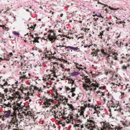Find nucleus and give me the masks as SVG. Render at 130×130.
Wrapping results in <instances>:
<instances>
[{
    "label": "nucleus",
    "mask_w": 130,
    "mask_h": 130,
    "mask_svg": "<svg viewBox=\"0 0 130 130\" xmlns=\"http://www.w3.org/2000/svg\"><path fill=\"white\" fill-rule=\"evenodd\" d=\"M82 77H83V78L85 80V82L86 84L84 83L83 84V87L84 89L86 91H94L96 90V88H98L100 84L96 82L95 83H92L90 79L87 78V76H85L83 75H81Z\"/></svg>",
    "instance_id": "obj_1"
},
{
    "label": "nucleus",
    "mask_w": 130,
    "mask_h": 130,
    "mask_svg": "<svg viewBox=\"0 0 130 130\" xmlns=\"http://www.w3.org/2000/svg\"><path fill=\"white\" fill-rule=\"evenodd\" d=\"M101 52L103 55V56L105 57V58L107 62L109 63H113V59L116 60L117 59V56L118 54L117 53L111 52L108 54L105 52V50L103 49L101 50Z\"/></svg>",
    "instance_id": "obj_2"
},
{
    "label": "nucleus",
    "mask_w": 130,
    "mask_h": 130,
    "mask_svg": "<svg viewBox=\"0 0 130 130\" xmlns=\"http://www.w3.org/2000/svg\"><path fill=\"white\" fill-rule=\"evenodd\" d=\"M85 119H87L88 123L86 125V127L90 130H93L94 128H95V121L93 117H90V116H89L88 115H86Z\"/></svg>",
    "instance_id": "obj_3"
},
{
    "label": "nucleus",
    "mask_w": 130,
    "mask_h": 130,
    "mask_svg": "<svg viewBox=\"0 0 130 130\" xmlns=\"http://www.w3.org/2000/svg\"><path fill=\"white\" fill-rule=\"evenodd\" d=\"M11 120L9 124V128H17L18 126V120L15 113H13L12 116L10 118Z\"/></svg>",
    "instance_id": "obj_4"
},
{
    "label": "nucleus",
    "mask_w": 130,
    "mask_h": 130,
    "mask_svg": "<svg viewBox=\"0 0 130 130\" xmlns=\"http://www.w3.org/2000/svg\"><path fill=\"white\" fill-rule=\"evenodd\" d=\"M41 98L39 99V100L42 101H44L43 104L44 105L45 107H48L51 106V103L53 102V100L51 99H48L46 98L45 96H43V97L41 96Z\"/></svg>",
    "instance_id": "obj_5"
},
{
    "label": "nucleus",
    "mask_w": 130,
    "mask_h": 130,
    "mask_svg": "<svg viewBox=\"0 0 130 130\" xmlns=\"http://www.w3.org/2000/svg\"><path fill=\"white\" fill-rule=\"evenodd\" d=\"M80 110L81 111L77 113V121H78V123L82 122V120L83 118H85L84 115H83L84 111L85 110V108L84 107L81 106L80 107Z\"/></svg>",
    "instance_id": "obj_6"
},
{
    "label": "nucleus",
    "mask_w": 130,
    "mask_h": 130,
    "mask_svg": "<svg viewBox=\"0 0 130 130\" xmlns=\"http://www.w3.org/2000/svg\"><path fill=\"white\" fill-rule=\"evenodd\" d=\"M56 100H60L62 102V103L64 105H66L68 102V99L65 97L63 96L62 95L59 94L56 95L55 96Z\"/></svg>",
    "instance_id": "obj_7"
},
{
    "label": "nucleus",
    "mask_w": 130,
    "mask_h": 130,
    "mask_svg": "<svg viewBox=\"0 0 130 130\" xmlns=\"http://www.w3.org/2000/svg\"><path fill=\"white\" fill-rule=\"evenodd\" d=\"M4 118L6 120L7 118H10L12 116L13 113L11 112V111L10 110H4Z\"/></svg>",
    "instance_id": "obj_8"
},
{
    "label": "nucleus",
    "mask_w": 130,
    "mask_h": 130,
    "mask_svg": "<svg viewBox=\"0 0 130 130\" xmlns=\"http://www.w3.org/2000/svg\"><path fill=\"white\" fill-rule=\"evenodd\" d=\"M63 115H62V113L60 111L58 112L57 110L56 113L54 115V116L55 118H62L64 120H65L66 118V117H64V115H65V112H64L63 113Z\"/></svg>",
    "instance_id": "obj_9"
},
{
    "label": "nucleus",
    "mask_w": 130,
    "mask_h": 130,
    "mask_svg": "<svg viewBox=\"0 0 130 130\" xmlns=\"http://www.w3.org/2000/svg\"><path fill=\"white\" fill-rule=\"evenodd\" d=\"M51 33L48 35L47 36L48 39L51 41L52 43L54 42L56 39L57 37L55 36L54 35V33Z\"/></svg>",
    "instance_id": "obj_10"
},
{
    "label": "nucleus",
    "mask_w": 130,
    "mask_h": 130,
    "mask_svg": "<svg viewBox=\"0 0 130 130\" xmlns=\"http://www.w3.org/2000/svg\"><path fill=\"white\" fill-rule=\"evenodd\" d=\"M60 46V50L61 49V48L63 47H65L67 49H69L70 50H73L76 51H77L78 49H79V48H78L77 47H74L72 46H64L63 45H62V46L61 45H60V44L59 45H56V47L57 48L58 47Z\"/></svg>",
    "instance_id": "obj_11"
},
{
    "label": "nucleus",
    "mask_w": 130,
    "mask_h": 130,
    "mask_svg": "<svg viewBox=\"0 0 130 130\" xmlns=\"http://www.w3.org/2000/svg\"><path fill=\"white\" fill-rule=\"evenodd\" d=\"M52 53L51 52H47L46 54L45 55V58L46 59H48V60H50L52 58L54 59L55 57L53 56Z\"/></svg>",
    "instance_id": "obj_12"
},
{
    "label": "nucleus",
    "mask_w": 130,
    "mask_h": 130,
    "mask_svg": "<svg viewBox=\"0 0 130 130\" xmlns=\"http://www.w3.org/2000/svg\"><path fill=\"white\" fill-rule=\"evenodd\" d=\"M108 102L109 103V104H110L111 105L109 106V109L108 110L110 112V116H112V112L111 111V108H114L115 106H114L115 104L114 103L113 101L112 100H111L109 101Z\"/></svg>",
    "instance_id": "obj_13"
},
{
    "label": "nucleus",
    "mask_w": 130,
    "mask_h": 130,
    "mask_svg": "<svg viewBox=\"0 0 130 130\" xmlns=\"http://www.w3.org/2000/svg\"><path fill=\"white\" fill-rule=\"evenodd\" d=\"M32 87H33L34 90L37 91L38 93L40 94V97H41L40 94L43 92L42 89H41V87H38L36 86L31 85Z\"/></svg>",
    "instance_id": "obj_14"
},
{
    "label": "nucleus",
    "mask_w": 130,
    "mask_h": 130,
    "mask_svg": "<svg viewBox=\"0 0 130 130\" xmlns=\"http://www.w3.org/2000/svg\"><path fill=\"white\" fill-rule=\"evenodd\" d=\"M57 105H55L54 106H52V108L51 109L50 111V112L52 113L51 114L54 116V115L56 113L57 110Z\"/></svg>",
    "instance_id": "obj_15"
},
{
    "label": "nucleus",
    "mask_w": 130,
    "mask_h": 130,
    "mask_svg": "<svg viewBox=\"0 0 130 130\" xmlns=\"http://www.w3.org/2000/svg\"><path fill=\"white\" fill-rule=\"evenodd\" d=\"M1 102H0V103ZM0 106H1L2 107V108H4L6 109H9V108H11V103H8L7 104H4L3 105H1L0 104Z\"/></svg>",
    "instance_id": "obj_16"
},
{
    "label": "nucleus",
    "mask_w": 130,
    "mask_h": 130,
    "mask_svg": "<svg viewBox=\"0 0 130 130\" xmlns=\"http://www.w3.org/2000/svg\"><path fill=\"white\" fill-rule=\"evenodd\" d=\"M92 50V52L91 54V55H92V56H96L98 55V52L100 51L97 49H93Z\"/></svg>",
    "instance_id": "obj_17"
},
{
    "label": "nucleus",
    "mask_w": 130,
    "mask_h": 130,
    "mask_svg": "<svg viewBox=\"0 0 130 130\" xmlns=\"http://www.w3.org/2000/svg\"><path fill=\"white\" fill-rule=\"evenodd\" d=\"M21 104L18 103H17V104L14 106L13 109L14 110H19L20 109L21 107Z\"/></svg>",
    "instance_id": "obj_18"
},
{
    "label": "nucleus",
    "mask_w": 130,
    "mask_h": 130,
    "mask_svg": "<svg viewBox=\"0 0 130 130\" xmlns=\"http://www.w3.org/2000/svg\"><path fill=\"white\" fill-rule=\"evenodd\" d=\"M111 79L112 80H117L118 82V80H120L118 75L116 74H113L112 76Z\"/></svg>",
    "instance_id": "obj_19"
},
{
    "label": "nucleus",
    "mask_w": 130,
    "mask_h": 130,
    "mask_svg": "<svg viewBox=\"0 0 130 130\" xmlns=\"http://www.w3.org/2000/svg\"><path fill=\"white\" fill-rule=\"evenodd\" d=\"M69 116H71V119L74 120H77V114H75L74 115L73 114H69Z\"/></svg>",
    "instance_id": "obj_20"
},
{
    "label": "nucleus",
    "mask_w": 130,
    "mask_h": 130,
    "mask_svg": "<svg viewBox=\"0 0 130 130\" xmlns=\"http://www.w3.org/2000/svg\"><path fill=\"white\" fill-rule=\"evenodd\" d=\"M21 76L20 77V79L22 80V81H23L25 80V79H29V77H28L27 75H21Z\"/></svg>",
    "instance_id": "obj_21"
},
{
    "label": "nucleus",
    "mask_w": 130,
    "mask_h": 130,
    "mask_svg": "<svg viewBox=\"0 0 130 130\" xmlns=\"http://www.w3.org/2000/svg\"><path fill=\"white\" fill-rule=\"evenodd\" d=\"M85 103L84 105L85 107H93V106H92L93 105H92L91 103L88 102V101H86L85 102Z\"/></svg>",
    "instance_id": "obj_22"
},
{
    "label": "nucleus",
    "mask_w": 130,
    "mask_h": 130,
    "mask_svg": "<svg viewBox=\"0 0 130 130\" xmlns=\"http://www.w3.org/2000/svg\"><path fill=\"white\" fill-rule=\"evenodd\" d=\"M116 109H115L114 110V111H115L117 110V111H118L121 114H122V115H123V110L121 109V108L120 107V106H117L116 107Z\"/></svg>",
    "instance_id": "obj_23"
},
{
    "label": "nucleus",
    "mask_w": 130,
    "mask_h": 130,
    "mask_svg": "<svg viewBox=\"0 0 130 130\" xmlns=\"http://www.w3.org/2000/svg\"><path fill=\"white\" fill-rule=\"evenodd\" d=\"M110 125L108 123H104L103 127V129L104 130H108L109 127Z\"/></svg>",
    "instance_id": "obj_24"
},
{
    "label": "nucleus",
    "mask_w": 130,
    "mask_h": 130,
    "mask_svg": "<svg viewBox=\"0 0 130 130\" xmlns=\"http://www.w3.org/2000/svg\"><path fill=\"white\" fill-rule=\"evenodd\" d=\"M104 31H102L101 32H100V34L98 35V37L100 38H101L102 39H103L104 38V37L105 36V35H104Z\"/></svg>",
    "instance_id": "obj_25"
},
{
    "label": "nucleus",
    "mask_w": 130,
    "mask_h": 130,
    "mask_svg": "<svg viewBox=\"0 0 130 130\" xmlns=\"http://www.w3.org/2000/svg\"><path fill=\"white\" fill-rule=\"evenodd\" d=\"M111 84L112 85L111 86V88H116L117 86H118L119 87V85H121V86H122V85H121V83H119V84H115L113 83H111Z\"/></svg>",
    "instance_id": "obj_26"
},
{
    "label": "nucleus",
    "mask_w": 130,
    "mask_h": 130,
    "mask_svg": "<svg viewBox=\"0 0 130 130\" xmlns=\"http://www.w3.org/2000/svg\"><path fill=\"white\" fill-rule=\"evenodd\" d=\"M122 124L124 126H128L130 125V121L127 122L126 121H125L124 122H122Z\"/></svg>",
    "instance_id": "obj_27"
},
{
    "label": "nucleus",
    "mask_w": 130,
    "mask_h": 130,
    "mask_svg": "<svg viewBox=\"0 0 130 130\" xmlns=\"http://www.w3.org/2000/svg\"><path fill=\"white\" fill-rule=\"evenodd\" d=\"M11 129V128H9V126L8 127L7 126H3L1 127H0V130H7L8 129Z\"/></svg>",
    "instance_id": "obj_28"
},
{
    "label": "nucleus",
    "mask_w": 130,
    "mask_h": 130,
    "mask_svg": "<svg viewBox=\"0 0 130 130\" xmlns=\"http://www.w3.org/2000/svg\"><path fill=\"white\" fill-rule=\"evenodd\" d=\"M90 30L89 28H86L83 27L82 28L81 30L83 32L86 34V33L88 32V31Z\"/></svg>",
    "instance_id": "obj_29"
},
{
    "label": "nucleus",
    "mask_w": 130,
    "mask_h": 130,
    "mask_svg": "<svg viewBox=\"0 0 130 130\" xmlns=\"http://www.w3.org/2000/svg\"><path fill=\"white\" fill-rule=\"evenodd\" d=\"M20 63H21V64L20 66L21 67V69L22 71H25V70H26L27 69H26L25 67H24V63L21 62Z\"/></svg>",
    "instance_id": "obj_30"
},
{
    "label": "nucleus",
    "mask_w": 130,
    "mask_h": 130,
    "mask_svg": "<svg viewBox=\"0 0 130 130\" xmlns=\"http://www.w3.org/2000/svg\"><path fill=\"white\" fill-rule=\"evenodd\" d=\"M3 81L4 82H5V83H4L3 85H0L1 86L2 88H3V89L4 88L3 87L4 86H6L7 85L9 86V85H10L9 84H8V83L7 82V81H5V79H4L3 80Z\"/></svg>",
    "instance_id": "obj_31"
},
{
    "label": "nucleus",
    "mask_w": 130,
    "mask_h": 130,
    "mask_svg": "<svg viewBox=\"0 0 130 130\" xmlns=\"http://www.w3.org/2000/svg\"><path fill=\"white\" fill-rule=\"evenodd\" d=\"M52 73L48 75L50 77H56L57 76L56 75V72H52Z\"/></svg>",
    "instance_id": "obj_32"
},
{
    "label": "nucleus",
    "mask_w": 130,
    "mask_h": 130,
    "mask_svg": "<svg viewBox=\"0 0 130 130\" xmlns=\"http://www.w3.org/2000/svg\"><path fill=\"white\" fill-rule=\"evenodd\" d=\"M18 97V96L17 95H16L15 94V95L14 96H9L8 99H7L8 100H10L11 101V99L12 100H13L14 99V98H17Z\"/></svg>",
    "instance_id": "obj_33"
},
{
    "label": "nucleus",
    "mask_w": 130,
    "mask_h": 130,
    "mask_svg": "<svg viewBox=\"0 0 130 130\" xmlns=\"http://www.w3.org/2000/svg\"><path fill=\"white\" fill-rule=\"evenodd\" d=\"M72 35L73 33H72L68 32L67 35V37L68 38H73V36H72Z\"/></svg>",
    "instance_id": "obj_34"
},
{
    "label": "nucleus",
    "mask_w": 130,
    "mask_h": 130,
    "mask_svg": "<svg viewBox=\"0 0 130 130\" xmlns=\"http://www.w3.org/2000/svg\"><path fill=\"white\" fill-rule=\"evenodd\" d=\"M68 105V106L70 110H71L72 111L74 110V107L73 105L71 104H67Z\"/></svg>",
    "instance_id": "obj_35"
},
{
    "label": "nucleus",
    "mask_w": 130,
    "mask_h": 130,
    "mask_svg": "<svg viewBox=\"0 0 130 130\" xmlns=\"http://www.w3.org/2000/svg\"><path fill=\"white\" fill-rule=\"evenodd\" d=\"M80 74V73L79 72L75 71L72 73L71 74V75L72 76H75L77 75Z\"/></svg>",
    "instance_id": "obj_36"
},
{
    "label": "nucleus",
    "mask_w": 130,
    "mask_h": 130,
    "mask_svg": "<svg viewBox=\"0 0 130 130\" xmlns=\"http://www.w3.org/2000/svg\"><path fill=\"white\" fill-rule=\"evenodd\" d=\"M49 77H49L48 75L44 76L43 77V80L45 81H47V80Z\"/></svg>",
    "instance_id": "obj_37"
},
{
    "label": "nucleus",
    "mask_w": 130,
    "mask_h": 130,
    "mask_svg": "<svg viewBox=\"0 0 130 130\" xmlns=\"http://www.w3.org/2000/svg\"><path fill=\"white\" fill-rule=\"evenodd\" d=\"M130 66V65L128 64H127L125 65L124 64L123 66H122V69L123 70H126L127 68V67H128Z\"/></svg>",
    "instance_id": "obj_38"
},
{
    "label": "nucleus",
    "mask_w": 130,
    "mask_h": 130,
    "mask_svg": "<svg viewBox=\"0 0 130 130\" xmlns=\"http://www.w3.org/2000/svg\"><path fill=\"white\" fill-rule=\"evenodd\" d=\"M92 106H93V107H91V108H92V109H94V110L95 111H94L93 113L94 114L95 113H99L100 112L99 111H98L97 110H96L97 108H96L94 107V106L93 105H92Z\"/></svg>",
    "instance_id": "obj_39"
},
{
    "label": "nucleus",
    "mask_w": 130,
    "mask_h": 130,
    "mask_svg": "<svg viewBox=\"0 0 130 130\" xmlns=\"http://www.w3.org/2000/svg\"><path fill=\"white\" fill-rule=\"evenodd\" d=\"M108 130H116V128L114 127L113 126L110 125L108 128Z\"/></svg>",
    "instance_id": "obj_40"
},
{
    "label": "nucleus",
    "mask_w": 130,
    "mask_h": 130,
    "mask_svg": "<svg viewBox=\"0 0 130 130\" xmlns=\"http://www.w3.org/2000/svg\"><path fill=\"white\" fill-rule=\"evenodd\" d=\"M56 67H54L53 66L52 68V69L50 71L51 72H55L56 73L58 71V70L55 68Z\"/></svg>",
    "instance_id": "obj_41"
},
{
    "label": "nucleus",
    "mask_w": 130,
    "mask_h": 130,
    "mask_svg": "<svg viewBox=\"0 0 130 130\" xmlns=\"http://www.w3.org/2000/svg\"><path fill=\"white\" fill-rule=\"evenodd\" d=\"M9 90H8V89L6 88L4 89V91L5 93H7V92L9 91H10V92H13V91H14L13 90H12L11 89L10 90V89H9Z\"/></svg>",
    "instance_id": "obj_42"
},
{
    "label": "nucleus",
    "mask_w": 130,
    "mask_h": 130,
    "mask_svg": "<svg viewBox=\"0 0 130 130\" xmlns=\"http://www.w3.org/2000/svg\"><path fill=\"white\" fill-rule=\"evenodd\" d=\"M69 83L70 84H71L72 86L73 84H74V81L72 79H69Z\"/></svg>",
    "instance_id": "obj_43"
},
{
    "label": "nucleus",
    "mask_w": 130,
    "mask_h": 130,
    "mask_svg": "<svg viewBox=\"0 0 130 130\" xmlns=\"http://www.w3.org/2000/svg\"><path fill=\"white\" fill-rule=\"evenodd\" d=\"M34 39V40L33 41V42H37V43H39V41L38 40V39H39V37H35Z\"/></svg>",
    "instance_id": "obj_44"
},
{
    "label": "nucleus",
    "mask_w": 130,
    "mask_h": 130,
    "mask_svg": "<svg viewBox=\"0 0 130 130\" xmlns=\"http://www.w3.org/2000/svg\"><path fill=\"white\" fill-rule=\"evenodd\" d=\"M93 15L94 16H97L99 17H101L102 18H103V17H103L101 15V14L100 13H96V14H95V15Z\"/></svg>",
    "instance_id": "obj_45"
},
{
    "label": "nucleus",
    "mask_w": 130,
    "mask_h": 130,
    "mask_svg": "<svg viewBox=\"0 0 130 130\" xmlns=\"http://www.w3.org/2000/svg\"><path fill=\"white\" fill-rule=\"evenodd\" d=\"M52 90L56 94V95H58V93L57 92V90L56 88H53Z\"/></svg>",
    "instance_id": "obj_46"
},
{
    "label": "nucleus",
    "mask_w": 130,
    "mask_h": 130,
    "mask_svg": "<svg viewBox=\"0 0 130 130\" xmlns=\"http://www.w3.org/2000/svg\"><path fill=\"white\" fill-rule=\"evenodd\" d=\"M27 73H26V72L25 71L22 72H20V74L21 75H23H23H27Z\"/></svg>",
    "instance_id": "obj_47"
},
{
    "label": "nucleus",
    "mask_w": 130,
    "mask_h": 130,
    "mask_svg": "<svg viewBox=\"0 0 130 130\" xmlns=\"http://www.w3.org/2000/svg\"><path fill=\"white\" fill-rule=\"evenodd\" d=\"M53 64H54L53 66L55 67H57L58 66V64L57 62H53Z\"/></svg>",
    "instance_id": "obj_48"
},
{
    "label": "nucleus",
    "mask_w": 130,
    "mask_h": 130,
    "mask_svg": "<svg viewBox=\"0 0 130 130\" xmlns=\"http://www.w3.org/2000/svg\"><path fill=\"white\" fill-rule=\"evenodd\" d=\"M20 89H21L22 92L23 93V91L24 90H27V89L26 88H24L22 86L20 87Z\"/></svg>",
    "instance_id": "obj_49"
},
{
    "label": "nucleus",
    "mask_w": 130,
    "mask_h": 130,
    "mask_svg": "<svg viewBox=\"0 0 130 130\" xmlns=\"http://www.w3.org/2000/svg\"><path fill=\"white\" fill-rule=\"evenodd\" d=\"M65 88L66 91H69V92H70L71 89L70 88L68 87H67L66 86H65Z\"/></svg>",
    "instance_id": "obj_50"
},
{
    "label": "nucleus",
    "mask_w": 130,
    "mask_h": 130,
    "mask_svg": "<svg viewBox=\"0 0 130 130\" xmlns=\"http://www.w3.org/2000/svg\"><path fill=\"white\" fill-rule=\"evenodd\" d=\"M55 79H54L53 77H49L47 80V81L48 82H50L51 80H54Z\"/></svg>",
    "instance_id": "obj_51"
},
{
    "label": "nucleus",
    "mask_w": 130,
    "mask_h": 130,
    "mask_svg": "<svg viewBox=\"0 0 130 130\" xmlns=\"http://www.w3.org/2000/svg\"><path fill=\"white\" fill-rule=\"evenodd\" d=\"M0 118H2V120L3 121H4L5 120H6L4 118V114L3 115H0Z\"/></svg>",
    "instance_id": "obj_52"
},
{
    "label": "nucleus",
    "mask_w": 130,
    "mask_h": 130,
    "mask_svg": "<svg viewBox=\"0 0 130 130\" xmlns=\"http://www.w3.org/2000/svg\"><path fill=\"white\" fill-rule=\"evenodd\" d=\"M75 89V87L72 88L71 89L70 92H74Z\"/></svg>",
    "instance_id": "obj_53"
},
{
    "label": "nucleus",
    "mask_w": 130,
    "mask_h": 130,
    "mask_svg": "<svg viewBox=\"0 0 130 130\" xmlns=\"http://www.w3.org/2000/svg\"><path fill=\"white\" fill-rule=\"evenodd\" d=\"M24 63V67H25V68L27 69V68H30V66L29 65H27V64H26V63Z\"/></svg>",
    "instance_id": "obj_54"
},
{
    "label": "nucleus",
    "mask_w": 130,
    "mask_h": 130,
    "mask_svg": "<svg viewBox=\"0 0 130 130\" xmlns=\"http://www.w3.org/2000/svg\"><path fill=\"white\" fill-rule=\"evenodd\" d=\"M109 8L111 10H118L119 9V8H116V9H114V8H111V7H109ZM120 10H121V9H120Z\"/></svg>",
    "instance_id": "obj_55"
},
{
    "label": "nucleus",
    "mask_w": 130,
    "mask_h": 130,
    "mask_svg": "<svg viewBox=\"0 0 130 130\" xmlns=\"http://www.w3.org/2000/svg\"><path fill=\"white\" fill-rule=\"evenodd\" d=\"M86 45L88 47V48H90L91 46H92L93 45L92 44H90V43H89V44L87 43V44H86Z\"/></svg>",
    "instance_id": "obj_56"
},
{
    "label": "nucleus",
    "mask_w": 130,
    "mask_h": 130,
    "mask_svg": "<svg viewBox=\"0 0 130 130\" xmlns=\"http://www.w3.org/2000/svg\"><path fill=\"white\" fill-rule=\"evenodd\" d=\"M111 72V71H107L105 73V74L106 75H107L108 74L110 73Z\"/></svg>",
    "instance_id": "obj_57"
},
{
    "label": "nucleus",
    "mask_w": 130,
    "mask_h": 130,
    "mask_svg": "<svg viewBox=\"0 0 130 130\" xmlns=\"http://www.w3.org/2000/svg\"><path fill=\"white\" fill-rule=\"evenodd\" d=\"M4 59L6 60H9V59H10V58L9 57V55H7L6 58L5 57Z\"/></svg>",
    "instance_id": "obj_58"
},
{
    "label": "nucleus",
    "mask_w": 130,
    "mask_h": 130,
    "mask_svg": "<svg viewBox=\"0 0 130 130\" xmlns=\"http://www.w3.org/2000/svg\"><path fill=\"white\" fill-rule=\"evenodd\" d=\"M13 33L14 34L16 35H17V36H18L19 35V34L18 33L15 31H13Z\"/></svg>",
    "instance_id": "obj_59"
},
{
    "label": "nucleus",
    "mask_w": 130,
    "mask_h": 130,
    "mask_svg": "<svg viewBox=\"0 0 130 130\" xmlns=\"http://www.w3.org/2000/svg\"><path fill=\"white\" fill-rule=\"evenodd\" d=\"M80 124H75L74 125V126L75 127H79L80 126Z\"/></svg>",
    "instance_id": "obj_60"
},
{
    "label": "nucleus",
    "mask_w": 130,
    "mask_h": 130,
    "mask_svg": "<svg viewBox=\"0 0 130 130\" xmlns=\"http://www.w3.org/2000/svg\"><path fill=\"white\" fill-rule=\"evenodd\" d=\"M28 28L30 29H32V30H34V28L32 25H31Z\"/></svg>",
    "instance_id": "obj_61"
},
{
    "label": "nucleus",
    "mask_w": 130,
    "mask_h": 130,
    "mask_svg": "<svg viewBox=\"0 0 130 130\" xmlns=\"http://www.w3.org/2000/svg\"><path fill=\"white\" fill-rule=\"evenodd\" d=\"M8 28L6 27L4 25H3V29H5V30H7L8 29Z\"/></svg>",
    "instance_id": "obj_62"
},
{
    "label": "nucleus",
    "mask_w": 130,
    "mask_h": 130,
    "mask_svg": "<svg viewBox=\"0 0 130 130\" xmlns=\"http://www.w3.org/2000/svg\"><path fill=\"white\" fill-rule=\"evenodd\" d=\"M123 43L121 42H120L119 43V47H121L122 46V45H123Z\"/></svg>",
    "instance_id": "obj_63"
},
{
    "label": "nucleus",
    "mask_w": 130,
    "mask_h": 130,
    "mask_svg": "<svg viewBox=\"0 0 130 130\" xmlns=\"http://www.w3.org/2000/svg\"><path fill=\"white\" fill-rule=\"evenodd\" d=\"M59 65L60 67H61L62 69H64V66L62 64H60Z\"/></svg>",
    "instance_id": "obj_64"
}]
</instances>
